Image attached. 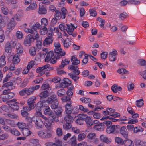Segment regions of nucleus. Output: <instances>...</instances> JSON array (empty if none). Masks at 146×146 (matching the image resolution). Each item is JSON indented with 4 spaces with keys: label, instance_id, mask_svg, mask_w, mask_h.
Returning a JSON list of instances; mask_svg holds the SVG:
<instances>
[{
    "label": "nucleus",
    "instance_id": "774afa93",
    "mask_svg": "<svg viewBox=\"0 0 146 146\" xmlns=\"http://www.w3.org/2000/svg\"><path fill=\"white\" fill-rule=\"evenodd\" d=\"M117 72L120 74H128V72L125 69L122 68L121 69H119L117 70Z\"/></svg>",
    "mask_w": 146,
    "mask_h": 146
},
{
    "label": "nucleus",
    "instance_id": "f257e3e1",
    "mask_svg": "<svg viewBox=\"0 0 146 146\" xmlns=\"http://www.w3.org/2000/svg\"><path fill=\"white\" fill-rule=\"evenodd\" d=\"M58 117H56L52 111L49 107L46 106V138H49L52 136V123L54 121H58Z\"/></svg>",
    "mask_w": 146,
    "mask_h": 146
},
{
    "label": "nucleus",
    "instance_id": "f704fd0d",
    "mask_svg": "<svg viewBox=\"0 0 146 146\" xmlns=\"http://www.w3.org/2000/svg\"><path fill=\"white\" fill-rule=\"evenodd\" d=\"M53 41L52 36H48L46 37V47L52 44Z\"/></svg>",
    "mask_w": 146,
    "mask_h": 146
},
{
    "label": "nucleus",
    "instance_id": "f03ea898",
    "mask_svg": "<svg viewBox=\"0 0 146 146\" xmlns=\"http://www.w3.org/2000/svg\"><path fill=\"white\" fill-rule=\"evenodd\" d=\"M40 97L41 101L38 102L36 107V115L44 119H46L45 117L42 115L40 112L43 106L45 107V101L44 100L46 98V91H44L41 93L40 94Z\"/></svg>",
    "mask_w": 146,
    "mask_h": 146
},
{
    "label": "nucleus",
    "instance_id": "e2e57ef3",
    "mask_svg": "<svg viewBox=\"0 0 146 146\" xmlns=\"http://www.w3.org/2000/svg\"><path fill=\"white\" fill-rule=\"evenodd\" d=\"M40 25L38 23L34 24L32 26V29L34 31H36L37 29H40Z\"/></svg>",
    "mask_w": 146,
    "mask_h": 146
},
{
    "label": "nucleus",
    "instance_id": "c03bdc74",
    "mask_svg": "<svg viewBox=\"0 0 146 146\" xmlns=\"http://www.w3.org/2000/svg\"><path fill=\"white\" fill-rule=\"evenodd\" d=\"M22 133L23 135L26 136H28L30 135L31 133L28 129L25 128L23 130Z\"/></svg>",
    "mask_w": 146,
    "mask_h": 146
},
{
    "label": "nucleus",
    "instance_id": "423d86ee",
    "mask_svg": "<svg viewBox=\"0 0 146 146\" xmlns=\"http://www.w3.org/2000/svg\"><path fill=\"white\" fill-rule=\"evenodd\" d=\"M48 50L46 48V62L50 61V62L52 64H54L56 62V60L58 58L57 57L54 55L52 51H50L47 53Z\"/></svg>",
    "mask_w": 146,
    "mask_h": 146
},
{
    "label": "nucleus",
    "instance_id": "49530a36",
    "mask_svg": "<svg viewBox=\"0 0 146 146\" xmlns=\"http://www.w3.org/2000/svg\"><path fill=\"white\" fill-rule=\"evenodd\" d=\"M46 31H47L46 34L47 35V36H52L53 35H54L53 29L50 28L47 29L46 28Z\"/></svg>",
    "mask_w": 146,
    "mask_h": 146
},
{
    "label": "nucleus",
    "instance_id": "cd10ccee",
    "mask_svg": "<svg viewBox=\"0 0 146 146\" xmlns=\"http://www.w3.org/2000/svg\"><path fill=\"white\" fill-rule=\"evenodd\" d=\"M76 137L75 135L70 138L68 141V143L70 144L72 146H75L76 144Z\"/></svg>",
    "mask_w": 146,
    "mask_h": 146
},
{
    "label": "nucleus",
    "instance_id": "69168bd1",
    "mask_svg": "<svg viewBox=\"0 0 146 146\" xmlns=\"http://www.w3.org/2000/svg\"><path fill=\"white\" fill-rule=\"evenodd\" d=\"M56 132V135L58 136L61 137L62 135L63 131L61 128L60 127L57 128Z\"/></svg>",
    "mask_w": 146,
    "mask_h": 146
},
{
    "label": "nucleus",
    "instance_id": "473e14b6",
    "mask_svg": "<svg viewBox=\"0 0 146 146\" xmlns=\"http://www.w3.org/2000/svg\"><path fill=\"white\" fill-rule=\"evenodd\" d=\"M23 16V12L22 11H17L15 15V18L17 21H19L21 19V18Z\"/></svg>",
    "mask_w": 146,
    "mask_h": 146
},
{
    "label": "nucleus",
    "instance_id": "f8f14e48",
    "mask_svg": "<svg viewBox=\"0 0 146 146\" xmlns=\"http://www.w3.org/2000/svg\"><path fill=\"white\" fill-rule=\"evenodd\" d=\"M119 125H113L109 127H108L106 129V132L108 134H115L117 133V128H119Z\"/></svg>",
    "mask_w": 146,
    "mask_h": 146
},
{
    "label": "nucleus",
    "instance_id": "3c124183",
    "mask_svg": "<svg viewBox=\"0 0 146 146\" xmlns=\"http://www.w3.org/2000/svg\"><path fill=\"white\" fill-rule=\"evenodd\" d=\"M55 17L56 19L58 20L62 18L61 14V12L58 10H56L55 11Z\"/></svg>",
    "mask_w": 146,
    "mask_h": 146
},
{
    "label": "nucleus",
    "instance_id": "052dcab7",
    "mask_svg": "<svg viewBox=\"0 0 146 146\" xmlns=\"http://www.w3.org/2000/svg\"><path fill=\"white\" fill-rule=\"evenodd\" d=\"M10 133L16 136H18L20 134V133L15 129H11Z\"/></svg>",
    "mask_w": 146,
    "mask_h": 146
},
{
    "label": "nucleus",
    "instance_id": "6ab92c4d",
    "mask_svg": "<svg viewBox=\"0 0 146 146\" xmlns=\"http://www.w3.org/2000/svg\"><path fill=\"white\" fill-rule=\"evenodd\" d=\"M35 117H33L32 119V120L35 122V124L37 126L39 127H41L43 124L42 121L38 117H36V120H35Z\"/></svg>",
    "mask_w": 146,
    "mask_h": 146
},
{
    "label": "nucleus",
    "instance_id": "338daca9",
    "mask_svg": "<svg viewBox=\"0 0 146 146\" xmlns=\"http://www.w3.org/2000/svg\"><path fill=\"white\" fill-rule=\"evenodd\" d=\"M16 36L18 39H21L23 37V35L21 32L18 31L16 32Z\"/></svg>",
    "mask_w": 146,
    "mask_h": 146
},
{
    "label": "nucleus",
    "instance_id": "09e8293b",
    "mask_svg": "<svg viewBox=\"0 0 146 146\" xmlns=\"http://www.w3.org/2000/svg\"><path fill=\"white\" fill-rule=\"evenodd\" d=\"M115 142L118 144L120 145H123L124 144V141L120 137H116L115 138Z\"/></svg>",
    "mask_w": 146,
    "mask_h": 146
},
{
    "label": "nucleus",
    "instance_id": "0e129e2a",
    "mask_svg": "<svg viewBox=\"0 0 146 146\" xmlns=\"http://www.w3.org/2000/svg\"><path fill=\"white\" fill-rule=\"evenodd\" d=\"M13 83L12 82H9L3 84L2 87L4 88H7L8 89L10 88V87L12 86L13 85Z\"/></svg>",
    "mask_w": 146,
    "mask_h": 146
},
{
    "label": "nucleus",
    "instance_id": "de8ad7c7",
    "mask_svg": "<svg viewBox=\"0 0 146 146\" xmlns=\"http://www.w3.org/2000/svg\"><path fill=\"white\" fill-rule=\"evenodd\" d=\"M124 144L125 146H133L134 145L133 141L129 139L124 141Z\"/></svg>",
    "mask_w": 146,
    "mask_h": 146
},
{
    "label": "nucleus",
    "instance_id": "2f4dec72",
    "mask_svg": "<svg viewBox=\"0 0 146 146\" xmlns=\"http://www.w3.org/2000/svg\"><path fill=\"white\" fill-rule=\"evenodd\" d=\"M104 127V124L102 123L95 125L94 127V128L96 130L102 131L103 130Z\"/></svg>",
    "mask_w": 146,
    "mask_h": 146
},
{
    "label": "nucleus",
    "instance_id": "603ef678",
    "mask_svg": "<svg viewBox=\"0 0 146 146\" xmlns=\"http://www.w3.org/2000/svg\"><path fill=\"white\" fill-rule=\"evenodd\" d=\"M36 59L35 61L32 60L30 61L29 63L28 64L27 66L28 67V68H29L31 69L36 64L37 65L38 64V63H36Z\"/></svg>",
    "mask_w": 146,
    "mask_h": 146
},
{
    "label": "nucleus",
    "instance_id": "4d7b16f0",
    "mask_svg": "<svg viewBox=\"0 0 146 146\" xmlns=\"http://www.w3.org/2000/svg\"><path fill=\"white\" fill-rule=\"evenodd\" d=\"M136 106L138 107H141L144 104V102L142 99L136 101Z\"/></svg>",
    "mask_w": 146,
    "mask_h": 146
},
{
    "label": "nucleus",
    "instance_id": "7c9ffc66",
    "mask_svg": "<svg viewBox=\"0 0 146 146\" xmlns=\"http://www.w3.org/2000/svg\"><path fill=\"white\" fill-rule=\"evenodd\" d=\"M12 48L10 46V43L9 41H8L6 43L5 47V52L7 53H10L11 52Z\"/></svg>",
    "mask_w": 146,
    "mask_h": 146
},
{
    "label": "nucleus",
    "instance_id": "f3484780",
    "mask_svg": "<svg viewBox=\"0 0 146 146\" xmlns=\"http://www.w3.org/2000/svg\"><path fill=\"white\" fill-rule=\"evenodd\" d=\"M100 139L102 142L107 144L111 143L112 141L111 138H108L106 136L104 135H102L100 136Z\"/></svg>",
    "mask_w": 146,
    "mask_h": 146
},
{
    "label": "nucleus",
    "instance_id": "c85d7f7f",
    "mask_svg": "<svg viewBox=\"0 0 146 146\" xmlns=\"http://www.w3.org/2000/svg\"><path fill=\"white\" fill-rule=\"evenodd\" d=\"M71 62H72V65H77L80 63V61L78 60L75 56H72L71 58Z\"/></svg>",
    "mask_w": 146,
    "mask_h": 146
},
{
    "label": "nucleus",
    "instance_id": "393cba45",
    "mask_svg": "<svg viewBox=\"0 0 146 146\" xmlns=\"http://www.w3.org/2000/svg\"><path fill=\"white\" fill-rule=\"evenodd\" d=\"M20 56L16 54L13 56L12 59V62L13 64H17L20 62Z\"/></svg>",
    "mask_w": 146,
    "mask_h": 146
},
{
    "label": "nucleus",
    "instance_id": "0eeeda50",
    "mask_svg": "<svg viewBox=\"0 0 146 146\" xmlns=\"http://www.w3.org/2000/svg\"><path fill=\"white\" fill-rule=\"evenodd\" d=\"M17 100L16 99H13L7 102L8 105L15 110H17L19 109L18 104L19 103L18 102H16Z\"/></svg>",
    "mask_w": 146,
    "mask_h": 146
},
{
    "label": "nucleus",
    "instance_id": "2eb2a0df",
    "mask_svg": "<svg viewBox=\"0 0 146 146\" xmlns=\"http://www.w3.org/2000/svg\"><path fill=\"white\" fill-rule=\"evenodd\" d=\"M107 110H108L110 115L114 118L119 117L120 115V113L117 112H115V110L111 108H107Z\"/></svg>",
    "mask_w": 146,
    "mask_h": 146
},
{
    "label": "nucleus",
    "instance_id": "ea45409f",
    "mask_svg": "<svg viewBox=\"0 0 146 146\" xmlns=\"http://www.w3.org/2000/svg\"><path fill=\"white\" fill-rule=\"evenodd\" d=\"M96 137V134L94 133H89L87 136L86 138L88 140L91 141Z\"/></svg>",
    "mask_w": 146,
    "mask_h": 146
},
{
    "label": "nucleus",
    "instance_id": "9d476101",
    "mask_svg": "<svg viewBox=\"0 0 146 146\" xmlns=\"http://www.w3.org/2000/svg\"><path fill=\"white\" fill-rule=\"evenodd\" d=\"M16 23L13 18L11 19L8 24L6 31L8 33L10 32L15 27Z\"/></svg>",
    "mask_w": 146,
    "mask_h": 146
},
{
    "label": "nucleus",
    "instance_id": "20e7f679",
    "mask_svg": "<svg viewBox=\"0 0 146 146\" xmlns=\"http://www.w3.org/2000/svg\"><path fill=\"white\" fill-rule=\"evenodd\" d=\"M54 45L55 48L54 50L55 56L58 57V58H60L65 55V52L62 51L61 48L60 44L59 42H55Z\"/></svg>",
    "mask_w": 146,
    "mask_h": 146
},
{
    "label": "nucleus",
    "instance_id": "37998d69",
    "mask_svg": "<svg viewBox=\"0 0 146 146\" xmlns=\"http://www.w3.org/2000/svg\"><path fill=\"white\" fill-rule=\"evenodd\" d=\"M72 127L71 123H64L63 125L64 129L65 130H68L70 129Z\"/></svg>",
    "mask_w": 146,
    "mask_h": 146
},
{
    "label": "nucleus",
    "instance_id": "a19ab883",
    "mask_svg": "<svg viewBox=\"0 0 146 146\" xmlns=\"http://www.w3.org/2000/svg\"><path fill=\"white\" fill-rule=\"evenodd\" d=\"M85 121L88 127H90L93 125L92 120L90 117L88 116V117H87V118Z\"/></svg>",
    "mask_w": 146,
    "mask_h": 146
},
{
    "label": "nucleus",
    "instance_id": "5701e85b",
    "mask_svg": "<svg viewBox=\"0 0 146 146\" xmlns=\"http://www.w3.org/2000/svg\"><path fill=\"white\" fill-rule=\"evenodd\" d=\"M67 29H66V30L68 33L71 35L72 34L74 30L73 28V24H66Z\"/></svg>",
    "mask_w": 146,
    "mask_h": 146
},
{
    "label": "nucleus",
    "instance_id": "79ce46f5",
    "mask_svg": "<svg viewBox=\"0 0 146 146\" xmlns=\"http://www.w3.org/2000/svg\"><path fill=\"white\" fill-rule=\"evenodd\" d=\"M38 135L40 137L45 138L46 137V131L43 130L39 131L38 133Z\"/></svg>",
    "mask_w": 146,
    "mask_h": 146
},
{
    "label": "nucleus",
    "instance_id": "b1692460",
    "mask_svg": "<svg viewBox=\"0 0 146 146\" xmlns=\"http://www.w3.org/2000/svg\"><path fill=\"white\" fill-rule=\"evenodd\" d=\"M15 96V94L12 92H9L8 94L3 97L2 98V100L3 101H7L9 99H10Z\"/></svg>",
    "mask_w": 146,
    "mask_h": 146
},
{
    "label": "nucleus",
    "instance_id": "1a4fd4ad",
    "mask_svg": "<svg viewBox=\"0 0 146 146\" xmlns=\"http://www.w3.org/2000/svg\"><path fill=\"white\" fill-rule=\"evenodd\" d=\"M40 88L39 85H36L31 86L29 88H26V94L28 96L32 94L35 90H38Z\"/></svg>",
    "mask_w": 146,
    "mask_h": 146
},
{
    "label": "nucleus",
    "instance_id": "4468645a",
    "mask_svg": "<svg viewBox=\"0 0 146 146\" xmlns=\"http://www.w3.org/2000/svg\"><path fill=\"white\" fill-rule=\"evenodd\" d=\"M71 84V81L67 78L64 79L63 82L60 85V87L62 88H64L67 86H70Z\"/></svg>",
    "mask_w": 146,
    "mask_h": 146
},
{
    "label": "nucleus",
    "instance_id": "72a5a7b5",
    "mask_svg": "<svg viewBox=\"0 0 146 146\" xmlns=\"http://www.w3.org/2000/svg\"><path fill=\"white\" fill-rule=\"evenodd\" d=\"M64 120L67 123H71L73 121V118L70 115H68L65 117Z\"/></svg>",
    "mask_w": 146,
    "mask_h": 146
},
{
    "label": "nucleus",
    "instance_id": "dca6fc26",
    "mask_svg": "<svg viewBox=\"0 0 146 146\" xmlns=\"http://www.w3.org/2000/svg\"><path fill=\"white\" fill-rule=\"evenodd\" d=\"M16 52L17 54L20 56L23 53V48L22 46L20 44H17L16 46Z\"/></svg>",
    "mask_w": 146,
    "mask_h": 146
},
{
    "label": "nucleus",
    "instance_id": "8fccbe9b",
    "mask_svg": "<svg viewBox=\"0 0 146 146\" xmlns=\"http://www.w3.org/2000/svg\"><path fill=\"white\" fill-rule=\"evenodd\" d=\"M144 131V129L141 127H135L134 128V132L135 133H137L138 132H142Z\"/></svg>",
    "mask_w": 146,
    "mask_h": 146
},
{
    "label": "nucleus",
    "instance_id": "bf43d9fd",
    "mask_svg": "<svg viewBox=\"0 0 146 146\" xmlns=\"http://www.w3.org/2000/svg\"><path fill=\"white\" fill-rule=\"evenodd\" d=\"M43 47V45H42V42L40 41H37L36 43V49L37 50H39Z\"/></svg>",
    "mask_w": 146,
    "mask_h": 146
},
{
    "label": "nucleus",
    "instance_id": "13d9d810",
    "mask_svg": "<svg viewBox=\"0 0 146 146\" xmlns=\"http://www.w3.org/2000/svg\"><path fill=\"white\" fill-rule=\"evenodd\" d=\"M61 100L63 102H70V98L66 96H64L61 98Z\"/></svg>",
    "mask_w": 146,
    "mask_h": 146
},
{
    "label": "nucleus",
    "instance_id": "9b49d317",
    "mask_svg": "<svg viewBox=\"0 0 146 146\" xmlns=\"http://www.w3.org/2000/svg\"><path fill=\"white\" fill-rule=\"evenodd\" d=\"M40 14H44L46 12V1L43 0L39 3V9L38 11Z\"/></svg>",
    "mask_w": 146,
    "mask_h": 146
},
{
    "label": "nucleus",
    "instance_id": "a878e982",
    "mask_svg": "<svg viewBox=\"0 0 146 146\" xmlns=\"http://www.w3.org/2000/svg\"><path fill=\"white\" fill-rule=\"evenodd\" d=\"M135 145L137 146H146V142L138 139H136L134 141Z\"/></svg>",
    "mask_w": 146,
    "mask_h": 146
},
{
    "label": "nucleus",
    "instance_id": "4c0bfd02",
    "mask_svg": "<svg viewBox=\"0 0 146 146\" xmlns=\"http://www.w3.org/2000/svg\"><path fill=\"white\" fill-rule=\"evenodd\" d=\"M61 11L62 18L64 19L65 18L66 15L68 11L64 7H62L61 8Z\"/></svg>",
    "mask_w": 146,
    "mask_h": 146
},
{
    "label": "nucleus",
    "instance_id": "5fc2aeb1",
    "mask_svg": "<svg viewBox=\"0 0 146 146\" xmlns=\"http://www.w3.org/2000/svg\"><path fill=\"white\" fill-rule=\"evenodd\" d=\"M86 135L84 133H80L78 136V140L79 141L83 140L85 138Z\"/></svg>",
    "mask_w": 146,
    "mask_h": 146
},
{
    "label": "nucleus",
    "instance_id": "c756f323",
    "mask_svg": "<svg viewBox=\"0 0 146 146\" xmlns=\"http://www.w3.org/2000/svg\"><path fill=\"white\" fill-rule=\"evenodd\" d=\"M61 40L63 42L64 46L65 47L67 48L70 46L71 43L70 39L68 38H67L65 40L62 38Z\"/></svg>",
    "mask_w": 146,
    "mask_h": 146
},
{
    "label": "nucleus",
    "instance_id": "aec40b11",
    "mask_svg": "<svg viewBox=\"0 0 146 146\" xmlns=\"http://www.w3.org/2000/svg\"><path fill=\"white\" fill-rule=\"evenodd\" d=\"M5 3L4 2H2L1 4V7L2 13L5 15H7L9 10L8 8L5 6Z\"/></svg>",
    "mask_w": 146,
    "mask_h": 146
},
{
    "label": "nucleus",
    "instance_id": "680f3d73",
    "mask_svg": "<svg viewBox=\"0 0 146 146\" xmlns=\"http://www.w3.org/2000/svg\"><path fill=\"white\" fill-rule=\"evenodd\" d=\"M5 39L4 32L2 29L0 30V42H2Z\"/></svg>",
    "mask_w": 146,
    "mask_h": 146
},
{
    "label": "nucleus",
    "instance_id": "c9c22d12",
    "mask_svg": "<svg viewBox=\"0 0 146 146\" xmlns=\"http://www.w3.org/2000/svg\"><path fill=\"white\" fill-rule=\"evenodd\" d=\"M61 80V79L60 77H55L54 78L52 79V81H51L50 79H48L46 80V84L47 85V81L49 82V81H50L51 82L50 83V85L51 84V83L52 82H53L55 83H57L60 82Z\"/></svg>",
    "mask_w": 146,
    "mask_h": 146
},
{
    "label": "nucleus",
    "instance_id": "ddd939ff",
    "mask_svg": "<svg viewBox=\"0 0 146 146\" xmlns=\"http://www.w3.org/2000/svg\"><path fill=\"white\" fill-rule=\"evenodd\" d=\"M68 69L69 70L73 71L74 74L76 75H78L80 73L78 69L79 68L77 66H75L73 65H70L68 67Z\"/></svg>",
    "mask_w": 146,
    "mask_h": 146
},
{
    "label": "nucleus",
    "instance_id": "bb28decb",
    "mask_svg": "<svg viewBox=\"0 0 146 146\" xmlns=\"http://www.w3.org/2000/svg\"><path fill=\"white\" fill-rule=\"evenodd\" d=\"M37 7V5L35 2H33L30 4L26 9L27 11L33 10L36 9Z\"/></svg>",
    "mask_w": 146,
    "mask_h": 146
},
{
    "label": "nucleus",
    "instance_id": "a18cd8bd",
    "mask_svg": "<svg viewBox=\"0 0 146 146\" xmlns=\"http://www.w3.org/2000/svg\"><path fill=\"white\" fill-rule=\"evenodd\" d=\"M58 100L57 99V100L54 101L52 104L51 107L52 109H56L57 108L58 105Z\"/></svg>",
    "mask_w": 146,
    "mask_h": 146
},
{
    "label": "nucleus",
    "instance_id": "4be33fe9",
    "mask_svg": "<svg viewBox=\"0 0 146 146\" xmlns=\"http://www.w3.org/2000/svg\"><path fill=\"white\" fill-rule=\"evenodd\" d=\"M45 69V65L42 67H39L36 70V72L38 73L40 76H41L44 74Z\"/></svg>",
    "mask_w": 146,
    "mask_h": 146
},
{
    "label": "nucleus",
    "instance_id": "a211bd4d",
    "mask_svg": "<svg viewBox=\"0 0 146 146\" xmlns=\"http://www.w3.org/2000/svg\"><path fill=\"white\" fill-rule=\"evenodd\" d=\"M117 52L116 50L115 49L114 50L111 52L109 54V59L111 61H114L116 60V56Z\"/></svg>",
    "mask_w": 146,
    "mask_h": 146
},
{
    "label": "nucleus",
    "instance_id": "6e6d98bb",
    "mask_svg": "<svg viewBox=\"0 0 146 146\" xmlns=\"http://www.w3.org/2000/svg\"><path fill=\"white\" fill-rule=\"evenodd\" d=\"M70 62V61H68L67 59H66L62 60L61 62V64L59 66L60 68V69L61 68H62L64 67L65 65L68 64Z\"/></svg>",
    "mask_w": 146,
    "mask_h": 146
},
{
    "label": "nucleus",
    "instance_id": "7ed1b4c3",
    "mask_svg": "<svg viewBox=\"0 0 146 146\" xmlns=\"http://www.w3.org/2000/svg\"><path fill=\"white\" fill-rule=\"evenodd\" d=\"M50 81H47V85L46 84V97L50 96V97L46 99V103L48 104H52L54 101L57 99V96L54 94V92L51 91V88L50 86Z\"/></svg>",
    "mask_w": 146,
    "mask_h": 146
},
{
    "label": "nucleus",
    "instance_id": "e433bc0d",
    "mask_svg": "<svg viewBox=\"0 0 146 146\" xmlns=\"http://www.w3.org/2000/svg\"><path fill=\"white\" fill-rule=\"evenodd\" d=\"M9 18L7 17L2 16L0 15V23H6L9 20Z\"/></svg>",
    "mask_w": 146,
    "mask_h": 146
},
{
    "label": "nucleus",
    "instance_id": "6e6552de",
    "mask_svg": "<svg viewBox=\"0 0 146 146\" xmlns=\"http://www.w3.org/2000/svg\"><path fill=\"white\" fill-rule=\"evenodd\" d=\"M35 39V38L32 35L29 34L25 37L24 40L23 44L26 46H29L33 42Z\"/></svg>",
    "mask_w": 146,
    "mask_h": 146
},
{
    "label": "nucleus",
    "instance_id": "412c9836",
    "mask_svg": "<svg viewBox=\"0 0 146 146\" xmlns=\"http://www.w3.org/2000/svg\"><path fill=\"white\" fill-rule=\"evenodd\" d=\"M120 133L125 138L127 139L128 138V133L125 126H123L121 128Z\"/></svg>",
    "mask_w": 146,
    "mask_h": 146
},
{
    "label": "nucleus",
    "instance_id": "58836bf2",
    "mask_svg": "<svg viewBox=\"0 0 146 146\" xmlns=\"http://www.w3.org/2000/svg\"><path fill=\"white\" fill-rule=\"evenodd\" d=\"M6 62L4 56H2L0 58V67H2L6 64Z\"/></svg>",
    "mask_w": 146,
    "mask_h": 146
},
{
    "label": "nucleus",
    "instance_id": "39448f33",
    "mask_svg": "<svg viewBox=\"0 0 146 146\" xmlns=\"http://www.w3.org/2000/svg\"><path fill=\"white\" fill-rule=\"evenodd\" d=\"M36 100V98L35 96H33L30 97L28 100L27 103L28 106L24 107L23 108V109L29 111L34 108V104Z\"/></svg>",
    "mask_w": 146,
    "mask_h": 146
},
{
    "label": "nucleus",
    "instance_id": "864d4df0",
    "mask_svg": "<svg viewBox=\"0 0 146 146\" xmlns=\"http://www.w3.org/2000/svg\"><path fill=\"white\" fill-rule=\"evenodd\" d=\"M29 53L30 55L31 56H34L35 55L36 53L35 49L34 47H31L29 50Z\"/></svg>",
    "mask_w": 146,
    "mask_h": 146
}]
</instances>
